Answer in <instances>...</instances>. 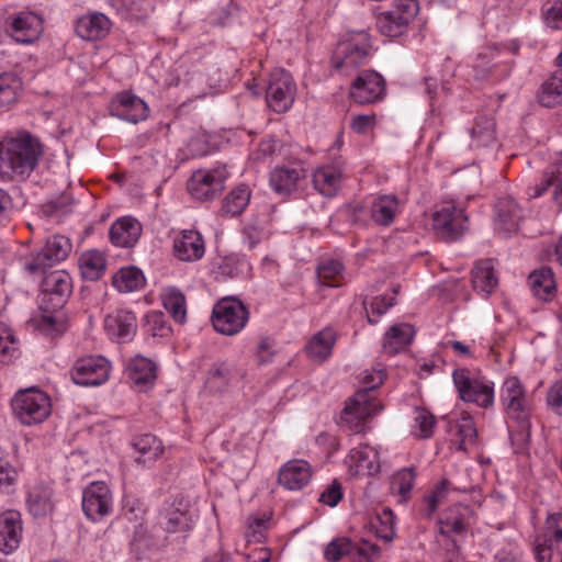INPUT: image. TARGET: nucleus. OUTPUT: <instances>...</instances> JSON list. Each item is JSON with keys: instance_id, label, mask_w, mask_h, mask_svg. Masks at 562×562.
I'll list each match as a JSON object with an SVG mask.
<instances>
[{"instance_id": "1", "label": "nucleus", "mask_w": 562, "mask_h": 562, "mask_svg": "<svg viewBox=\"0 0 562 562\" xmlns=\"http://www.w3.org/2000/svg\"><path fill=\"white\" fill-rule=\"evenodd\" d=\"M43 154L44 145L27 131L0 137V181L29 178Z\"/></svg>"}, {"instance_id": "2", "label": "nucleus", "mask_w": 562, "mask_h": 562, "mask_svg": "<svg viewBox=\"0 0 562 562\" xmlns=\"http://www.w3.org/2000/svg\"><path fill=\"white\" fill-rule=\"evenodd\" d=\"M385 376L383 369L366 370L361 373L363 389L346 401L340 414L342 425L357 434L361 432L366 422L382 409V404L375 396V389L383 383Z\"/></svg>"}, {"instance_id": "3", "label": "nucleus", "mask_w": 562, "mask_h": 562, "mask_svg": "<svg viewBox=\"0 0 562 562\" xmlns=\"http://www.w3.org/2000/svg\"><path fill=\"white\" fill-rule=\"evenodd\" d=\"M501 401L508 418L512 442L522 448L530 439L531 404L518 378L509 376L504 381L501 390Z\"/></svg>"}, {"instance_id": "4", "label": "nucleus", "mask_w": 562, "mask_h": 562, "mask_svg": "<svg viewBox=\"0 0 562 562\" xmlns=\"http://www.w3.org/2000/svg\"><path fill=\"white\" fill-rule=\"evenodd\" d=\"M371 53V37L367 32L350 33L338 42L331 57L333 67L340 75H357L358 68L368 64Z\"/></svg>"}, {"instance_id": "5", "label": "nucleus", "mask_w": 562, "mask_h": 562, "mask_svg": "<svg viewBox=\"0 0 562 562\" xmlns=\"http://www.w3.org/2000/svg\"><path fill=\"white\" fill-rule=\"evenodd\" d=\"M14 416L27 426L43 423L52 412L49 396L37 387L19 391L11 401Z\"/></svg>"}, {"instance_id": "6", "label": "nucleus", "mask_w": 562, "mask_h": 562, "mask_svg": "<svg viewBox=\"0 0 562 562\" xmlns=\"http://www.w3.org/2000/svg\"><path fill=\"white\" fill-rule=\"evenodd\" d=\"M71 249L72 244L68 237L50 236L40 250L32 251L23 258V267L30 274H44L49 268L64 261Z\"/></svg>"}, {"instance_id": "7", "label": "nucleus", "mask_w": 562, "mask_h": 562, "mask_svg": "<svg viewBox=\"0 0 562 562\" xmlns=\"http://www.w3.org/2000/svg\"><path fill=\"white\" fill-rule=\"evenodd\" d=\"M469 226L465 209L453 202L441 203L432 214V228L443 240L454 241L461 238Z\"/></svg>"}, {"instance_id": "8", "label": "nucleus", "mask_w": 562, "mask_h": 562, "mask_svg": "<svg viewBox=\"0 0 562 562\" xmlns=\"http://www.w3.org/2000/svg\"><path fill=\"white\" fill-rule=\"evenodd\" d=\"M248 318L247 307L235 297H224L213 307V327L223 335L233 336L238 334L246 326Z\"/></svg>"}, {"instance_id": "9", "label": "nucleus", "mask_w": 562, "mask_h": 562, "mask_svg": "<svg viewBox=\"0 0 562 562\" xmlns=\"http://www.w3.org/2000/svg\"><path fill=\"white\" fill-rule=\"evenodd\" d=\"M228 176L225 165H217L212 169H199L188 180L187 189L195 200L210 201L224 190Z\"/></svg>"}, {"instance_id": "10", "label": "nucleus", "mask_w": 562, "mask_h": 562, "mask_svg": "<svg viewBox=\"0 0 562 562\" xmlns=\"http://www.w3.org/2000/svg\"><path fill=\"white\" fill-rule=\"evenodd\" d=\"M158 526L169 535L188 533L194 526V514L182 496L165 502L157 517Z\"/></svg>"}, {"instance_id": "11", "label": "nucleus", "mask_w": 562, "mask_h": 562, "mask_svg": "<svg viewBox=\"0 0 562 562\" xmlns=\"http://www.w3.org/2000/svg\"><path fill=\"white\" fill-rule=\"evenodd\" d=\"M459 396L464 402L475 403L487 408L494 402L493 383L485 378H472L465 369H457L452 374Z\"/></svg>"}, {"instance_id": "12", "label": "nucleus", "mask_w": 562, "mask_h": 562, "mask_svg": "<svg viewBox=\"0 0 562 562\" xmlns=\"http://www.w3.org/2000/svg\"><path fill=\"white\" fill-rule=\"evenodd\" d=\"M418 10L416 0H396L390 10L376 16V27L385 36H397L414 20Z\"/></svg>"}, {"instance_id": "13", "label": "nucleus", "mask_w": 562, "mask_h": 562, "mask_svg": "<svg viewBox=\"0 0 562 562\" xmlns=\"http://www.w3.org/2000/svg\"><path fill=\"white\" fill-rule=\"evenodd\" d=\"M351 99L359 104L382 102L386 95L385 79L374 70L357 72L349 89Z\"/></svg>"}, {"instance_id": "14", "label": "nucleus", "mask_w": 562, "mask_h": 562, "mask_svg": "<svg viewBox=\"0 0 562 562\" xmlns=\"http://www.w3.org/2000/svg\"><path fill=\"white\" fill-rule=\"evenodd\" d=\"M111 364L102 356H89L78 359L71 369V379L78 385L95 386L103 384L110 376Z\"/></svg>"}, {"instance_id": "15", "label": "nucleus", "mask_w": 562, "mask_h": 562, "mask_svg": "<svg viewBox=\"0 0 562 562\" xmlns=\"http://www.w3.org/2000/svg\"><path fill=\"white\" fill-rule=\"evenodd\" d=\"M113 508V496L104 482H92L82 492V510L92 521L101 520L110 515Z\"/></svg>"}, {"instance_id": "16", "label": "nucleus", "mask_w": 562, "mask_h": 562, "mask_svg": "<svg viewBox=\"0 0 562 562\" xmlns=\"http://www.w3.org/2000/svg\"><path fill=\"white\" fill-rule=\"evenodd\" d=\"M42 282L43 302L48 308L58 310L63 307L72 292V280L65 270H56L44 273Z\"/></svg>"}, {"instance_id": "17", "label": "nucleus", "mask_w": 562, "mask_h": 562, "mask_svg": "<svg viewBox=\"0 0 562 562\" xmlns=\"http://www.w3.org/2000/svg\"><path fill=\"white\" fill-rule=\"evenodd\" d=\"M522 220V211L518 203L510 196L499 198L494 205V229L507 236L516 233Z\"/></svg>"}, {"instance_id": "18", "label": "nucleus", "mask_w": 562, "mask_h": 562, "mask_svg": "<svg viewBox=\"0 0 562 562\" xmlns=\"http://www.w3.org/2000/svg\"><path fill=\"white\" fill-rule=\"evenodd\" d=\"M11 36L15 42L29 44L40 37L43 32V20L30 11H21L9 19Z\"/></svg>"}, {"instance_id": "19", "label": "nucleus", "mask_w": 562, "mask_h": 562, "mask_svg": "<svg viewBox=\"0 0 562 562\" xmlns=\"http://www.w3.org/2000/svg\"><path fill=\"white\" fill-rule=\"evenodd\" d=\"M246 375V370L227 361L214 363L207 373L205 386L209 391L221 393L238 384Z\"/></svg>"}, {"instance_id": "20", "label": "nucleus", "mask_w": 562, "mask_h": 562, "mask_svg": "<svg viewBox=\"0 0 562 562\" xmlns=\"http://www.w3.org/2000/svg\"><path fill=\"white\" fill-rule=\"evenodd\" d=\"M305 178L306 170L299 164L277 166L270 172L269 183L277 194L288 196L299 189L300 182Z\"/></svg>"}, {"instance_id": "21", "label": "nucleus", "mask_w": 562, "mask_h": 562, "mask_svg": "<svg viewBox=\"0 0 562 562\" xmlns=\"http://www.w3.org/2000/svg\"><path fill=\"white\" fill-rule=\"evenodd\" d=\"M380 552L379 546L368 541H363L361 546H356L348 538H337L327 544L324 551V557L329 562H337L345 555L357 554L369 561L378 558Z\"/></svg>"}, {"instance_id": "22", "label": "nucleus", "mask_w": 562, "mask_h": 562, "mask_svg": "<svg viewBox=\"0 0 562 562\" xmlns=\"http://www.w3.org/2000/svg\"><path fill=\"white\" fill-rule=\"evenodd\" d=\"M345 463L350 476H371L380 470L378 452L368 445L351 449Z\"/></svg>"}, {"instance_id": "23", "label": "nucleus", "mask_w": 562, "mask_h": 562, "mask_svg": "<svg viewBox=\"0 0 562 562\" xmlns=\"http://www.w3.org/2000/svg\"><path fill=\"white\" fill-rule=\"evenodd\" d=\"M295 93L296 85L288 71L276 69L270 74L269 83L266 88L268 105L271 102L291 105L294 102Z\"/></svg>"}, {"instance_id": "24", "label": "nucleus", "mask_w": 562, "mask_h": 562, "mask_svg": "<svg viewBox=\"0 0 562 562\" xmlns=\"http://www.w3.org/2000/svg\"><path fill=\"white\" fill-rule=\"evenodd\" d=\"M104 329L112 339L126 342L136 334L137 323L134 313L119 310L104 318Z\"/></svg>"}, {"instance_id": "25", "label": "nucleus", "mask_w": 562, "mask_h": 562, "mask_svg": "<svg viewBox=\"0 0 562 562\" xmlns=\"http://www.w3.org/2000/svg\"><path fill=\"white\" fill-rule=\"evenodd\" d=\"M205 252L204 240L198 231H182L173 239L175 257L184 262L200 260Z\"/></svg>"}, {"instance_id": "26", "label": "nucleus", "mask_w": 562, "mask_h": 562, "mask_svg": "<svg viewBox=\"0 0 562 562\" xmlns=\"http://www.w3.org/2000/svg\"><path fill=\"white\" fill-rule=\"evenodd\" d=\"M22 520L18 512L9 510L0 515V551L4 554L18 549L22 539Z\"/></svg>"}, {"instance_id": "27", "label": "nucleus", "mask_w": 562, "mask_h": 562, "mask_svg": "<svg viewBox=\"0 0 562 562\" xmlns=\"http://www.w3.org/2000/svg\"><path fill=\"white\" fill-rule=\"evenodd\" d=\"M312 477V468L304 460H290L280 470L278 482L284 488L299 491L307 485Z\"/></svg>"}, {"instance_id": "28", "label": "nucleus", "mask_w": 562, "mask_h": 562, "mask_svg": "<svg viewBox=\"0 0 562 562\" xmlns=\"http://www.w3.org/2000/svg\"><path fill=\"white\" fill-rule=\"evenodd\" d=\"M532 190L533 192L529 193L532 198H539L550 192L552 200L562 210V158L544 170L540 183L536 184Z\"/></svg>"}, {"instance_id": "29", "label": "nucleus", "mask_w": 562, "mask_h": 562, "mask_svg": "<svg viewBox=\"0 0 562 562\" xmlns=\"http://www.w3.org/2000/svg\"><path fill=\"white\" fill-rule=\"evenodd\" d=\"M336 341V330L330 326L324 327L307 341L305 346L306 356L314 362L323 363L331 356Z\"/></svg>"}, {"instance_id": "30", "label": "nucleus", "mask_w": 562, "mask_h": 562, "mask_svg": "<svg viewBox=\"0 0 562 562\" xmlns=\"http://www.w3.org/2000/svg\"><path fill=\"white\" fill-rule=\"evenodd\" d=\"M111 30V21L100 12L88 13L78 19L77 34L86 41H95L105 37Z\"/></svg>"}, {"instance_id": "31", "label": "nucleus", "mask_w": 562, "mask_h": 562, "mask_svg": "<svg viewBox=\"0 0 562 562\" xmlns=\"http://www.w3.org/2000/svg\"><path fill=\"white\" fill-rule=\"evenodd\" d=\"M140 235V223L128 216L115 221L109 232L110 240L113 245L126 248L133 247Z\"/></svg>"}, {"instance_id": "32", "label": "nucleus", "mask_w": 562, "mask_h": 562, "mask_svg": "<svg viewBox=\"0 0 562 562\" xmlns=\"http://www.w3.org/2000/svg\"><path fill=\"white\" fill-rule=\"evenodd\" d=\"M401 201L394 194L376 196L370 205V217L380 226H390L401 212Z\"/></svg>"}, {"instance_id": "33", "label": "nucleus", "mask_w": 562, "mask_h": 562, "mask_svg": "<svg viewBox=\"0 0 562 562\" xmlns=\"http://www.w3.org/2000/svg\"><path fill=\"white\" fill-rule=\"evenodd\" d=\"M415 335L414 327L402 323L393 325L384 335L383 351L389 356L396 355L411 345Z\"/></svg>"}, {"instance_id": "34", "label": "nucleus", "mask_w": 562, "mask_h": 562, "mask_svg": "<svg viewBox=\"0 0 562 562\" xmlns=\"http://www.w3.org/2000/svg\"><path fill=\"white\" fill-rule=\"evenodd\" d=\"M127 372L131 382L138 386L139 390L151 386L157 378L155 363L142 356H137L130 361Z\"/></svg>"}, {"instance_id": "35", "label": "nucleus", "mask_w": 562, "mask_h": 562, "mask_svg": "<svg viewBox=\"0 0 562 562\" xmlns=\"http://www.w3.org/2000/svg\"><path fill=\"white\" fill-rule=\"evenodd\" d=\"M53 491L44 484H36L31 487L26 497L29 512L34 517H45L54 509L52 499Z\"/></svg>"}, {"instance_id": "36", "label": "nucleus", "mask_w": 562, "mask_h": 562, "mask_svg": "<svg viewBox=\"0 0 562 562\" xmlns=\"http://www.w3.org/2000/svg\"><path fill=\"white\" fill-rule=\"evenodd\" d=\"M528 284L532 294L541 301L548 302L555 294V281L551 268H541L530 273Z\"/></svg>"}, {"instance_id": "37", "label": "nucleus", "mask_w": 562, "mask_h": 562, "mask_svg": "<svg viewBox=\"0 0 562 562\" xmlns=\"http://www.w3.org/2000/svg\"><path fill=\"white\" fill-rule=\"evenodd\" d=\"M341 177L342 173L337 167H321L313 175V184L321 194L331 198L340 187Z\"/></svg>"}, {"instance_id": "38", "label": "nucleus", "mask_w": 562, "mask_h": 562, "mask_svg": "<svg viewBox=\"0 0 562 562\" xmlns=\"http://www.w3.org/2000/svg\"><path fill=\"white\" fill-rule=\"evenodd\" d=\"M495 133L494 117L487 114L477 115L471 128V146L474 148L488 147L496 139Z\"/></svg>"}, {"instance_id": "39", "label": "nucleus", "mask_w": 562, "mask_h": 562, "mask_svg": "<svg viewBox=\"0 0 562 562\" xmlns=\"http://www.w3.org/2000/svg\"><path fill=\"white\" fill-rule=\"evenodd\" d=\"M472 283L473 288L488 295L496 288L498 280L494 271L492 259H485L479 261L472 270Z\"/></svg>"}, {"instance_id": "40", "label": "nucleus", "mask_w": 562, "mask_h": 562, "mask_svg": "<svg viewBox=\"0 0 562 562\" xmlns=\"http://www.w3.org/2000/svg\"><path fill=\"white\" fill-rule=\"evenodd\" d=\"M465 510L467 508L460 505L448 508L438 521L440 535L451 537L463 533L468 528Z\"/></svg>"}, {"instance_id": "41", "label": "nucleus", "mask_w": 562, "mask_h": 562, "mask_svg": "<svg viewBox=\"0 0 562 562\" xmlns=\"http://www.w3.org/2000/svg\"><path fill=\"white\" fill-rule=\"evenodd\" d=\"M78 265L82 278L89 281L99 280L105 272V258L98 250H89L81 254Z\"/></svg>"}, {"instance_id": "42", "label": "nucleus", "mask_w": 562, "mask_h": 562, "mask_svg": "<svg viewBox=\"0 0 562 562\" xmlns=\"http://www.w3.org/2000/svg\"><path fill=\"white\" fill-rule=\"evenodd\" d=\"M161 300L164 307L177 323L183 324L187 321V301L179 289L175 286L164 289Z\"/></svg>"}, {"instance_id": "43", "label": "nucleus", "mask_w": 562, "mask_h": 562, "mask_svg": "<svg viewBox=\"0 0 562 562\" xmlns=\"http://www.w3.org/2000/svg\"><path fill=\"white\" fill-rule=\"evenodd\" d=\"M250 201V190L247 186L240 184L233 189L223 200L222 215L237 216L244 212Z\"/></svg>"}, {"instance_id": "44", "label": "nucleus", "mask_w": 562, "mask_h": 562, "mask_svg": "<svg viewBox=\"0 0 562 562\" xmlns=\"http://www.w3.org/2000/svg\"><path fill=\"white\" fill-rule=\"evenodd\" d=\"M134 449L140 454L136 461L146 464L155 461L164 451L161 441L151 434H145L133 441Z\"/></svg>"}, {"instance_id": "45", "label": "nucleus", "mask_w": 562, "mask_h": 562, "mask_svg": "<svg viewBox=\"0 0 562 562\" xmlns=\"http://www.w3.org/2000/svg\"><path fill=\"white\" fill-rule=\"evenodd\" d=\"M540 105L562 103V69H558L548 78L538 91Z\"/></svg>"}, {"instance_id": "46", "label": "nucleus", "mask_w": 562, "mask_h": 562, "mask_svg": "<svg viewBox=\"0 0 562 562\" xmlns=\"http://www.w3.org/2000/svg\"><path fill=\"white\" fill-rule=\"evenodd\" d=\"M144 283V277L136 267L122 268L113 277V285L120 292H132L139 289Z\"/></svg>"}, {"instance_id": "47", "label": "nucleus", "mask_w": 562, "mask_h": 562, "mask_svg": "<svg viewBox=\"0 0 562 562\" xmlns=\"http://www.w3.org/2000/svg\"><path fill=\"white\" fill-rule=\"evenodd\" d=\"M416 477L414 468H404L394 473L391 477L390 488L393 494L401 496L402 501L409 497Z\"/></svg>"}, {"instance_id": "48", "label": "nucleus", "mask_w": 562, "mask_h": 562, "mask_svg": "<svg viewBox=\"0 0 562 562\" xmlns=\"http://www.w3.org/2000/svg\"><path fill=\"white\" fill-rule=\"evenodd\" d=\"M378 538L391 542L395 536V515L390 508H383L371 521Z\"/></svg>"}, {"instance_id": "49", "label": "nucleus", "mask_w": 562, "mask_h": 562, "mask_svg": "<svg viewBox=\"0 0 562 562\" xmlns=\"http://www.w3.org/2000/svg\"><path fill=\"white\" fill-rule=\"evenodd\" d=\"M22 82L20 78L12 72L0 75V105H11L18 100Z\"/></svg>"}, {"instance_id": "50", "label": "nucleus", "mask_w": 562, "mask_h": 562, "mask_svg": "<svg viewBox=\"0 0 562 562\" xmlns=\"http://www.w3.org/2000/svg\"><path fill=\"white\" fill-rule=\"evenodd\" d=\"M420 89L427 94V101L430 103H445L449 102L447 98L452 87L449 86V81H442L441 87H438V80L434 77H426L420 83Z\"/></svg>"}, {"instance_id": "51", "label": "nucleus", "mask_w": 562, "mask_h": 562, "mask_svg": "<svg viewBox=\"0 0 562 562\" xmlns=\"http://www.w3.org/2000/svg\"><path fill=\"white\" fill-rule=\"evenodd\" d=\"M449 486L450 482L443 479L435 486L430 494L424 497V506L422 508V514L426 518H430L437 510L438 506L443 502V499L447 496Z\"/></svg>"}, {"instance_id": "52", "label": "nucleus", "mask_w": 562, "mask_h": 562, "mask_svg": "<svg viewBox=\"0 0 562 562\" xmlns=\"http://www.w3.org/2000/svg\"><path fill=\"white\" fill-rule=\"evenodd\" d=\"M395 304L394 297L387 299L384 295L374 296L370 303L367 299L362 301L363 308L367 313L368 322L371 325L378 323V319L386 313V311Z\"/></svg>"}, {"instance_id": "53", "label": "nucleus", "mask_w": 562, "mask_h": 562, "mask_svg": "<svg viewBox=\"0 0 562 562\" xmlns=\"http://www.w3.org/2000/svg\"><path fill=\"white\" fill-rule=\"evenodd\" d=\"M457 437L459 438L458 449L465 451L468 446H472L476 441L477 430L470 415H462L457 423Z\"/></svg>"}, {"instance_id": "54", "label": "nucleus", "mask_w": 562, "mask_h": 562, "mask_svg": "<svg viewBox=\"0 0 562 562\" xmlns=\"http://www.w3.org/2000/svg\"><path fill=\"white\" fill-rule=\"evenodd\" d=\"M344 270V266L339 260L329 259L318 266L317 273L324 284L328 286H338L337 280Z\"/></svg>"}, {"instance_id": "55", "label": "nucleus", "mask_w": 562, "mask_h": 562, "mask_svg": "<svg viewBox=\"0 0 562 562\" xmlns=\"http://www.w3.org/2000/svg\"><path fill=\"white\" fill-rule=\"evenodd\" d=\"M18 352V342L5 325L0 324V362L9 363Z\"/></svg>"}, {"instance_id": "56", "label": "nucleus", "mask_w": 562, "mask_h": 562, "mask_svg": "<svg viewBox=\"0 0 562 562\" xmlns=\"http://www.w3.org/2000/svg\"><path fill=\"white\" fill-rule=\"evenodd\" d=\"M415 425L418 429L416 436L419 438H430L436 426V417L427 409L417 407L414 416Z\"/></svg>"}, {"instance_id": "57", "label": "nucleus", "mask_w": 562, "mask_h": 562, "mask_svg": "<svg viewBox=\"0 0 562 562\" xmlns=\"http://www.w3.org/2000/svg\"><path fill=\"white\" fill-rule=\"evenodd\" d=\"M269 518L266 516H251L248 518L246 538L248 542H261L268 529Z\"/></svg>"}, {"instance_id": "58", "label": "nucleus", "mask_w": 562, "mask_h": 562, "mask_svg": "<svg viewBox=\"0 0 562 562\" xmlns=\"http://www.w3.org/2000/svg\"><path fill=\"white\" fill-rule=\"evenodd\" d=\"M110 114L132 124L145 121L149 116V108H110Z\"/></svg>"}, {"instance_id": "59", "label": "nucleus", "mask_w": 562, "mask_h": 562, "mask_svg": "<svg viewBox=\"0 0 562 562\" xmlns=\"http://www.w3.org/2000/svg\"><path fill=\"white\" fill-rule=\"evenodd\" d=\"M254 355L260 366L271 362L276 355V340L268 336H261Z\"/></svg>"}, {"instance_id": "60", "label": "nucleus", "mask_w": 562, "mask_h": 562, "mask_svg": "<svg viewBox=\"0 0 562 562\" xmlns=\"http://www.w3.org/2000/svg\"><path fill=\"white\" fill-rule=\"evenodd\" d=\"M146 318L148 331L154 337H167L170 335L171 327L162 313L154 312L148 314Z\"/></svg>"}, {"instance_id": "61", "label": "nucleus", "mask_w": 562, "mask_h": 562, "mask_svg": "<svg viewBox=\"0 0 562 562\" xmlns=\"http://www.w3.org/2000/svg\"><path fill=\"white\" fill-rule=\"evenodd\" d=\"M544 22L551 29H562V0H549L546 3Z\"/></svg>"}, {"instance_id": "62", "label": "nucleus", "mask_w": 562, "mask_h": 562, "mask_svg": "<svg viewBox=\"0 0 562 562\" xmlns=\"http://www.w3.org/2000/svg\"><path fill=\"white\" fill-rule=\"evenodd\" d=\"M19 470L8 460L0 458V488L8 490L18 482Z\"/></svg>"}, {"instance_id": "63", "label": "nucleus", "mask_w": 562, "mask_h": 562, "mask_svg": "<svg viewBox=\"0 0 562 562\" xmlns=\"http://www.w3.org/2000/svg\"><path fill=\"white\" fill-rule=\"evenodd\" d=\"M547 403L553 412L562 415V379L557 380L548 389Z\"/></svg>"}, {"instance_id": "64", "label": "nucleus", "mask_w": 562, "mask_h": 562, "mask_svg": "<svg viewBox=\"0 0 562 562\" xmlns=\"http://www.w3.org/2000/svg\"><path fill=\"white\" fill-rule=\"evenodd\" d=\"M547 531L550 536L548 540L550 543L555 542L559 544L562 542V514L558 513L548 517Z\"/></svg>"}]
</instances>
